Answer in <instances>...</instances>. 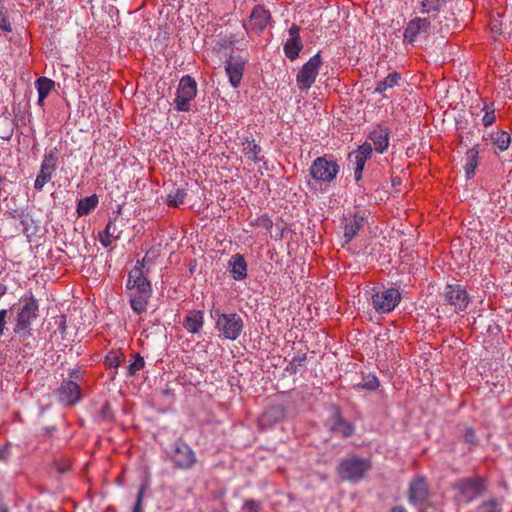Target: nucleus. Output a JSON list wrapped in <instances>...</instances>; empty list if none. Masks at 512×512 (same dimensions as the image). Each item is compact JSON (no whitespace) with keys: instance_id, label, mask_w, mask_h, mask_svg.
Listing matches in <instances>:
<instances>
[{"instance_id":"nucleus-28","label":"nucleus","mask_w":512,"mask_h":512,"mask_svg":"<svg viewBox=\"0 0 512 512\" xmlns=\"http://www.w3.org/2000/svg\"><path fill=\"white\" fill-rule=\"evenodd\" d=\"M302 49L303 43L301 39L290 38L284 44L285 56L291 61H294L298 58L299 53L301 52Z\"/></svg>"},{"instance_id":"nucleus-39","label":"nucleus","mask_w":512,"mask_h":512,"mask_svg":"<svg viewBox=\"0 0 512 512\" xmlns=\"http://www.w3.org/2000/svg\"><path fill=\"white\" fill-rule=\"evenodd\" d=\"M134 361L128 366V376H134L138 371L144 368V358L136 353L133 355Z\"/></svg>"},{"instance_id":"nucleus-63","label":"nucleus","mask_w":512,"mask_h":512,"mask_svg":"<svg viewBox=\"0 0 512 512\" xmlns=\"http://www.w3.org/2000/svg\"><path fill=\"white\" fill-rule=\"evenodd\" d=\"M234 44V41L233 40H229V45H233Z\"/></svg>"},{"instance_id":"nucleus-55","label":"nucleus","mask_w":512,"mask_h":512,"mask_svg":"<svg viewBox=\"0 0 512 512\" xmlns=\"http://www.w3.org/2000/svg\"><path fill=\"white\" fill-rule=\"evenodd\" d=\"M8 455L7 448L0 447V460H6Z\"/></svg>"},{"instance_id":"nucleus-50","label":"nucleus","mask_w":512,"mask_h":512,"mask_svg":"<svg viewBox=\"0 0 512 512\" xmlns=\"http://www.w3.org/2000/svg\"><path fill=\"white\" fill-rule=\"evenodd\" d=\"M82 373L79 369H72L70 372H69V379L68 380H73L75 382H78V381H81L82 380Z\"/></svg>"},{"instance_id":"nucleus-16","label":"nucleus","mask_w":512,"mask_h":512,"mask_svg":"<svg viewBox=\"0 0 512 512\" xmlns=\"http://www.w3.org/2000/svg\"><path fill=\"white\" fill-rule=\"evenodd\" d=\"M58 396L61 403L72 407L82 398L81 388L77 382L64 379L58 388Z\"/></svg>"},{"instance_id":"nucleus-11","label":"nucleus","mask_w":512,"mask_h":512,"mask_svg":"<svg viewBox=\"0 0 512 512\" xmlns=\"http://www.w3.org/2000/svg\"><path fill=\"white\" fill-rule=\"evenodd\" d=\"M443 295L445 302L453 306L456 312L465 311L470 302L466 289L459 284H447Z\"/></svg>"},{"instance_id":"nucleus-38","label":"nucleus","mask_w":512,"mask_h":512,"mask_svg":"<svg viewBox=\"0 0 512 512\" xmlns=\"http://www.w3.org/2000/svg\"><path fill=\"white\" fill-rule=\"evenodd\" d=\"M250 226L252 227H261L266 230H271L273 226L272 219L269 217L268 214H263L253 220L250 221Z\"/></svg>"},{"instance_id":"nucleus-40","label":"nucleus","mask_w":512,"mask_h":512,"mask_svg":"<svg viewBox=\"0 0 512 512\" xmlns=\"http://www.w3.org/2000/svg\"><path fill=\"white\" fill-rule=\"evenodd\" d=\"M379 385V380L375 375H367L363 377V381L358 385V387L370 391H375L378 389Z\"/></svg>"},{"instance_id":"nucleus-34","label":"nucleus","mask_w":512,"mask_h":512,"mask_svg":"<svg viewBox=\"0 0 512 512\" xmlns=\"http://www.w3.org/2000/svg\"><path fill=\"white\" fill-rule=\"evenodd\" d=\"M306 359V353L294 356L292 360L289 362V364L286 366L285 371H287L290 374L298 373L300 368H303L305 366Z\"/></svg>"},{"instance_id":"nucleus-4","label":"nucleus","mask_w":512,"mask_h":512,"mask_svg":"<svg viewBox=\"0 0 512 512\" xmlns=\"http://www.w3.org/2000/svg\"><path fill=\"white\" fill-rule=\"evenodd\" d=\"M21 301L22 306L18 309L16 325L14 327L15 333L27 330L32 321L38 317V302L31 292L25 295Z\"/></svg>"},{"instance_id":"nucleus-36","label":"nucleus","mask_w":512,"mask_h":512,"mask_svg":"<svg viewBox=\"0 0 512 512\" xmlns=\"http://www.w3.org/2000/svg\"><path fill=\"white\" fill-rule=\"evenodd\" d=\"M477 512H502L501 504L494 498L482 502L477 507Z\"/></svg>"},{"instance_id":"nucleus-54","label":"nucleus","mask_w":512,"mask_h":512,"mask_svg":"<svg viewBox=\"0 0 512 512\" xmlns=\"http://www.w3.org/2000/svg\"><path fill=\"white\" fill-rule=\"evenodd\" d=\"M20 225L22 226V232L25 235L29 236V233H28V231H29V222L27 220L23 219V220L20 221Z\"/></svg>"},{"instance_id":"nucleus-19","label":"nucleus","mask_w":512,"mask_h":512,"mask_svg":"<svg viewBox=\"0 0 512 512\" xmlns=\"http://www.w3.org/2000/svg\"><path fill=\"white\" fill-rule=\"evenodd\" d=\"M428 497V486L423 476L415 477L410 483L408 498L411 503L422 504Z\"/></svg>"},{"instance_id":"nucleus-23","label":"nucleus","mask_w":512,"mask_h":512,"mask_svg":"<svg viewBox=\"0 0 512 512\" xmlns=\"http://www.w3.org/2000/svg\"><path fill=\"white\" fill-rule=\"evenodd\" d=\"M130 278H133L135 293H145V295H151L152 288L148 279L144 276V273L137 269L130 271Z\"/></svg>"},{"instance_id":"nucleus-21","label":"nucleus","mask_w":512,"mask_h":512,"mask_svg":"<svg viewBox=\"0 0 512 512\" xmlns=\"http://www.w3.org/2000/svg\"><path fill=\"white\" fill-rule=\"evenodd\" d=\"M203 323V312L199 310H191L186 314L183 320V327L188 332L196 334L202 329Z\"/></svg>"},{"instance_id":"nucleus-48","label":"nucleus","mask_w":512,"mask_h":512,"mask_svg":"<svg viewBox=\"0 0 512 512\" xmlns=\"http://www.w3.org/2000/svg\"><path fill=\"white\" fill-rule=\"evenodd\" d=\"M400 79H401L400 73L392 72V73L388 74V76L383 80H384V84L386 85V87L388 89V88H393L396 85H398Z\"/></svg>"},{"instance_id":"nucleus-24","label":"nucleus","mask_w":512,"mask_h":512,"mask_svg":"<svg viewBox=\"0 0 512 512\" xmlns=\"http://www.w3.org/2000/svg\"><path fill=\"white\" fill-rule=\"evenodd\" d=\"M262 149L259 144L256 143L255 139H249L248 137L242 143V153L247 157V159L253 161L254 163H259L263 160V156H261Z\"/></svg>"},{"instance_id":"nucleus-33","label":"nucleus","mask_w":512,"mask_h":512,"mask_svg":"<svg viewBox=\"0 0 512 512\" xmlns=\"http://www.w3.org/2000/svg\"><path fill=\"white\" fill-rule=\"evenodd\" d=\"M187 194L183 189H176L167 195L166 203L170 207H179L184 203Z\"/></svg>"},{"instance_id":"nucleus-29","label":"nucleus","mask_w":512,"mask_h":512,"mask_svg":"<svg viewBox=\"0 0 512 512\" xmlns=\"http://www.w3.org/2000/svg\"><path fill=\"white\" fill-rule=\"evenodd\" d=\"M98 205V197L93 194L91 196L82 198L77 204L78 216L88 215Z\"/></svg>"},{"instance_id":"nucleus-13","label":"nucleus","mask_w":512,"mask_h":512,"mask_svg":"<svg viewBox=\"0 0 512 512\" xmlns=\"http://www.w3.org/2000/svg\"><path fill=\"white\" fill-rule=\"evenodd\" d=\"M57 159L58 157L56 148L50 150L44 155L40 172L38 173L34 183L36 190H41L44 185L51 180L52 173L56 170Z\"/></svg>"},{"instance_id":"nucleus-12","label":"nucleus","mask_w":512,"mask_h":512,"mask_svg":"<svg viewBox=\"0 0 512 512\" xmlns=\"http://www.w3.org/2000/svg\"><path fill=\"white\" fill-rule=\"evenodd\" d=\"M369 469L368 463L360 458L343 460L339 466V475L344 480L356 481Z\"/></svg>"},{"instance_id":"nucleus-49","label":"nucleus","mask_w":512,"mask_h":512,"mask_svg":"<svg viewBox=\"0 0 512 512\" xmlns=\"http://www.w3.org/2000/svg\"><path fill=\"white\" fill-rule=\"evenodd\" d=\"M8 310H0V335L4 333V329L7 323Z\"/></svg>"},{"instance_id":"nucleus-22","label":"nucleus","mask_w":512,"mask_h":512,"mask_svg":"<svg viewBox=\"0 0 512 512\" xmlns=\"http://www.w3.org/2000/svg\"><path fill=\"white\" fill-rule=\"evenodd\" d=\"M228 264L234 280H243L247 277V263L241 254L233 255Z\"/></svg>"},{"instance_id":"nucleus-9","label":"nucleus","mask_w":512,"mask_h":512,"mask_svg":"<svg viewBox=\"0 0 512 512\" xmlns=\"http://www.w3.org/2000/svg\"><path fill=\"white\" fill-rule=\"evenodd\" d=\"M401 300V293L396 288L378 291L372 296V306L378 313H389Z\"/></svg>"},{"instance_id":"nucleus-41","label":"nucleus","mask_w":512,"mask_h":512,"mask_svg":"<svg viewBox=\"0 0 512 512\" xmlns=\"http://www.w3.org/2000/svg\"><path fill=\"white\" fill-rule=\"evenodd\" d=\"M0 29L5 33L12 32V24L10 22L7 10L0 6Z\"/></svg>"},{"instance_id":"nucleus-30","label":"nucleus","mask_w":512,"mask_h":512,"mask_svg":"<svg viewBox=\"0 0 512 512\" xmlns=\"http://www.w3.org/2000/svg\"><path fill=\"white\" fill-rule=\"evenodd\" d=\"M151 295H145V293H134L131 297L130 304L131 308L137 314H142L146 311L148 299Z\"/></svg>"},{"instance_id":"nucleus-15","label":"nucleus","mask_w":512,"mask_h":512,"mask_svg":"<svg viewBox=\"0 0 512 512\" xmlns=\"http://www.w3.org/2000/svg\"><path fill=\"white\" fill-rule=\"evenodd\" d=\"M286 417V410L282 405H273L266 409L257 420V426L261 431L273 428Z\"/></svg>"},{"instance_id":"nucleus-56","label":"nucleus","mask_w":512,"mask_h":512,"mask_svg":"<svg viewBox=\"0 0 512 512\" xmlns=\"http://www.w3.org/2000/svg\"><path fill=\"white\" fill-rule=\"evenodd\" d=\"M143 267H144V260H141V261H140V260H138V261L136 262V265L134 266V268H133V269H137V268H139V270H140L141 272H143Z\"/></svg>"},{"instance_id":"nucleus-61","label":"nucleus","mask_w":512,"mask_h":512,"mask_svg":"<svg viewBox=\"0 0 512 512\" xmlns=\"http://www.w3.org/2000/svg\"><path fill=\"white\" fill-rule=\"evenodd\" d=\"M392 183H393V185L398 184L399 183V179L398 178H393Z\"/></svg>"},{"instance_id":"nucleus-32","label":"nucleus","mask_w":512,"mask_h":512,"mask_svg":"<svg viewBox=\"0 0 512 512\" xmlns=\"http://www.w3.org/2000/svg\"><path fill=\"white\" fill-rule=\"evenodd\" d=\"M491 139L493 144L496 145L501 151L507 150L511 142L510 134L503 130L493 133Z\"/></svg>"},{"instance_id":"nucleus-43","label":"nucleus","mask_w":512,"mask_h":512,"mask_svg":"<svg viewBox=\"0 0 512 512\" xmlns=\"http://www.w3.org/2000/svg\"><path fill=\"white\" fill-rule=\"evenodd\" d=\"M116 221H117V217H115L114 219L110 220L107 223L103 233L107 234L108 237H112L114 239H119L120 238V234H121V230H119L117 228Z\"/></svg>"},{"instance_id":"nucleus-25","label":"nucleus","mask_w":512,"mask_h":512,"mask_svg":"<svg viewBox=\"0 0 512 512\" xmlns=\"http://www.w3.org/2000/svg\"><path fill=\"white\" fill-rule=\"evenodd\" d=\"M364 218L362 216L354 215L347 220L344 227L345 242L349 243L363 227Z\"/></svg>"},{"instance_id":"nucleus-62","label":"nucleus","mask_w":512,"mask_h":512,"mask_svg":"<svg viewBox=\"0 0 512 512\" xmlns=\"http://www.w3.org/2000/svg\"><path fill=\"white\" fill-rule=\"evenodd\" d=\"M0 512H7V509L4 508L3 506H0Z\"/></svg>"},{"instance_id":"nucleus-18","label":"nucleus","mask_w":512,"mask_h":512,"mask_svg":"<svg viewBox=\"0 0 512 512\" xmlns=\"http://www.w3.org/2000/svg\"><path fill=\"white\" fill-rule=\"evenodd\" d=\"M430 26L431 22L428 18H415L407 24L404 31V39L412 44L419 35L427 33Z\"/></svg>"},{"instance_id":"nucleus-44","label":"nucleus","mask_w":512,"mask_h":512,"mask_svg":"<svg viewBox=\"0 0 512 512\" xmlns=\"http://www.w3.org/2000/svg\"><path fill=\"white\" fill-rule=\"evenodd\" d=\"M99 417L102 421L112 422L114 420V413L109 402H105L101 407Z\"/></svg>"},{"instance_id":"nucleus-45","label":"nucleus","mask_w":512,"mask_h":512,"mask_svg":"<svg viewBox=\"0 0 512 512\" xmlns=\"http://www.w3.org/2000/svg\"><path fill=\"white\" fill-rule=\"evenodd\" d=\"M242 509L244 512H259L262 509V504L260 501L248 499L244 502Z\"/></svg>"},{"instance_id":"nucleus-31","label":"nucleus","mask_w":512,"mask_h":512,"mask_svg":"<svg viewBox=\"0 0 512 512\" xmlns=\"http://www.w3.org/2000/svg\"><path fill=\"white\" fill-rule=\"evenodd\" d=\"M35 87L38 91V95L47 97L55 88V82L50 78L42 76L36 79Z\"/></svg>"},{"instance_id":"nucleus-7","label":"nucleus","mask_w":512,"mask_h":512,"mask_svg":"<svg viewBox=\"0 0 512 512\" xmlns=\"http://www.w3.org/2000/svg\"><path fill=\"white\" fill-rule=\"evenodd\" d=\"M322 63V58L317 53L302 66L296 75V84L300 91H308L311 88L319 74Z\"/></svg>"},{"instance_id":"nucleus-35","label":"nucleus","mask_w":512,"mask_h":512,"mask_svg":"<svg viewBox=\"0 0 512 512\" xmlns=\"http://www.w3.org/2000/svg\"><path fill=\"white\" fill-rule=\"evenodd\" d=\"M52 466L59 474L68 472L71 468V460L68 457H55L52 461Z\"/></svg>"},{"instance_id":"nucleus-64","label":"nucleus","mask_w":512,"mask_h":512,"mask_svg":"<svg viewBox=\"0 0 512 512\" xmlns=\"http://www.w3.org/2000/svg\"><path fill=\"white\" fill-rule=\"evenodd\" d=\"M3 0H0V3L2 2Z\"/></svg>"},{"instance_id":"nucleus-26","label":"nucleus","mask_w":512,"mask_h":512,"mask_svg":"<svg viewBox=\"0 0 512 512\" xmlns=\"http://www.w3.org/2000/svg\"><path fill=\"white\" fill-rule=\"evenodd\" d=\"M478 157H479V145L477 144V145H474L471 149H469L465 155L466 163H465L464 169H465L466 177L468 179L471 178L475 173V170L478 166Z\"/></svg>"},{"instance_id":"nucleus-53","label":"nucleus","mask_w":512,"mask_h":512,"mask_svg":"<svg viewBox=\"0 0 512 512\" xmlns=\"http://www.w3.org/2000/svg\"><path fill=\"white\" fill-rule=\"evenodd\" d=\"M387 89L386 85L384 84V80L378 81L376 83V87L374 89L375 93H383Z\"/></svg>"},{"instance_id":"nucleus-42","label":"nucleus","mask_w":512,"mask_h":512,"mask_svg":"<svg viewBox=\"0 0 512 512\" xmlns=\"http://www.w3.org/2000/svg\"><path fill=\"white\" fill-rule=\"evenodd\" d=\"M482 110L485 111V114L482 118V124L485 127L491 126L496 120L495 109L494 108L490 109L489 105L485 103Z\"/></svg>"},{"instance_id":"nucleus-20","label":"nucleus","mask_w":512,"mask_h":512,"mask_svg":"<svg viewBox=\"0 0 512 512\" xmlns=\"http://www.w3.org/2000/svg\"><path fill=\"white\" fill-rule=\"evenodd\" d=\"M390 129L383 126H377L369 134V139L373 142L374 148L378 153H383L389 146Z\"/></svg>"},{"instance_id":"nucleus-5","label":"nucleus","mask_w":512,"mask_h":512,"mask_svg":"<svg viewBox=\"0 0 512 512\" xmlns=\"http://www.w3.org/2000/svg\"><path fill=\"white\" fill-rule=\"evenodd\" d=\"M330 416L325 420V427L331 433L341 436L342 438H349L355 432V426L347 421L341 412V409L336 405H331Z\"/></svg>"},{"instance_id":"nucleus-51","label":"nucleus","mask_w":512,"mask_h":512,"mask_svg":"<svg viewBox=\"0 0 512 512\" xmlns=\"http://www.w3.org/2000/svg\"><path fill=\"white\" fill-rule=\"evenodd\" d=\"M99 238H100L101 244L104 247H109L112 244V242L115 240L112 237H108V235L104 234V233H100Z\"/></svg>"},{"instance_id":"nucleus-2","label":"nucleus","mask_w":512,"mask_h":512,"mask_svg":"<svg viewBox=\"0 0 512 512\" xmlns=\"http://www.w3.org/2000/svg\"><path fill=\"white\" fill-rule=\"evenodd\" d=\"M212 317L216 318V329L228 340H236L243 331L244 323L237 313H221L212 311Z\"/></svg>"},{"instance_id":"nucleus-37","label":"nucleus","mask_w":512,"mask_h":512,"mask_svg":"<svg viewBox=\"0 0 512 512\" xmlns=\"http://www.w3.org/2000/svg\"><path fill=\"white\" fill-rule=\"evenodd\" d=\"M446 3V0H423L422 12L430 13V12H438Z\"/></svg>"},{"instance_id":"nucleus-52","label":"nucleus","mask_w":512,"mask_h":512,"mask_svg":"<svg viewBox=\"0 0 512 512\" xmlns=\"http://www.w3.org/2000/svg\"><path fill=\"white\" fill-rule=\"evenodd\" d=\"M300 30L301 28L296 25V24H293L290 28H289V35H290V38H297V39H301L300 38Z\"/></svg>"},{"instance_id":"nucleus-3","label":"nucleus","mask_w":512,"mask_h":512,"mask_svg":"<svg viewBox=\"0 0 512 512\" xmlns=\"http://www.w3.org/2000/svg\"><path fill=\"white\" fill-rule=\"evenodd\" d=\"M340 171V166L334 160L327 159L326 156L317 157L311 164L310 176L317 182L331 183L334 181Z\"/></svg>"},{"instance_id":"nucleus-14","label":"nucleus","mask_w":512,"mask_h":512,"mask_svg":"<svg viewBox=\"0 0 512 512\" xmlns=\"http://www.w3.org/2000/svg\"><path fill=\"white\" fill-rule=\"evenodd\" d=\"M246 62L247 59L240 55L233 54H231L226 60L225 71L233 88H238L240 86Z\"/></svg>"},{"instance_id":"nucleus-17","label":"nucleus","mask_w":512,"mask_h":512,"mask_svg":"<svg viewBox=\"0 0 512 512\" xmlns=\"http://www.w3.org/2000/svg\"><path fill=\"white\" fill-rule=\"evenodd\" d=\"M372 146L368 142H364L357 150L349 154V160L355 163L354 176L355 180L359 181L362 178V172L367 160L371 158Z\"/></svg>"},{"instance_id":"nucleus-46","label":"nucleus","mask_w":512,"mask_h":512,"mask_svg":"<svg viewBox=\"0 0 512 512\" xmlns=\"http://www.w3.org/2000/svg\"><path fill=\"white\" fill-rule=\"evenodd\" d=\"M463 438L466 443L471 445V447H475L479 443L478 438L476 436V432L471 427L465 429Z\"/></svg>"},{"instance_id":"nucleus-58","label":"nucleus","mask_w":512,"mask_h":512,"mask_svg":"<svg viewBox=\"0 0 512 512\" xmlns=\"http://www.w3.org/2000/svg\"><path fill=\"white\" fill-rule=\"evenodd\" d=\"M391 512H407L402 506H395L391 509Z\"/></svg>"},{"instance_id":"nucleus-8","label":"nucleus","mask_w":512,"mask_h":512,"mask_svg":"<svg viewBox=\"0 0 512 512\" xmlns=\"http://www.w3.org/2000/svg\"><path fill=\"white\" fill-rule=\"evenodd\" d=\"M168 456L177 469H190L196 463L194 451L181 439L173 443Z\"/></svg>"},{"instance_id":"nucleus-27","label":"nucleus","mask_w":512,"mask_h":512,"mask_svg":"<svg viewBox=\"0 0 512 512\" xmlns=\"http://www.w3.org/2000/svg\"><path fill=\"white\" fill-rule=\"evenodd\" d=\"M125 361L124 353L118 350H111L104 358V365L107 369L114 370L112 374V379H114L118 367Z\"/></svg>"},{"instance_id":"nucleus-6","label":"nucleus","mask_w":512,"mask_h":512,"mask_svg":"<svg viewBox=\"0 0 512 512\" xmlns=\"http://www.w3.org/2000/svg\"><path fill=\"white\" fill-rule=\"evenodd\" d=\"M197 95V83L194 78L185 75L180 79L177 95L174 100L175 109L181 112L190 111V102Z\"/></svg>"},{"instance_id":"nucleus-59","label":"nucleus","mask_w":512,"mask_h":512,"mask_svg":"<svg viewBox=\"0 0 512 512\" xmlns=\"http://www.w3.org/2000/svg\"><path fill=\"white\" fill-rule=\"evenodd\" d=\"M7 287L0 282V298L6 293Z\"/></svg>"},{"instance_id":"nucleus-1","label":"nucleus","mask_w":512,"mask_h":512,"mask_svg":"<svg viewBox=\"0 0 512 512\" xmlns=\"http://www.w3.org/2000/svg\"><path fill=\"white\" fill-rule=\"evenodd\" d=\"M456 491L455 499L459 503L469 504L473 500L482 497L488 489V481L485 477L475 475L459 479L453 486Z\"/></svg>"},{"instance_id":"nucleus-60","label":"nucleus","mask_w":512,"mask_h":512,"mask_svg":"<svg viewBox=\"0 0 512 512\" xmlns=\"http://www.w3.org/2000/svg\"><path fill=\"white\" fill-rule=\"evenodd\" d=\"M133 285V278H130V274L128 275V280H127V284H126V287L128 289H134V287H132Z\"/></svg>"},{"instance_id":"nucleus-57","label":"nucleus","mask_w":512,"mask_h":512,"mask_svg":"<svg viewBox=\"0 0 512 512\" xmlns=\"http://www.w3.org/2000/svg\"><path fill=\"white\" fill-rule=\"evenodd\" d=\"M47 97L45 96H41V95H38V101H37V104L40 106V107H43L44 104H45V99Z\"/></svg>"},{"instance_id":"nucleus-47","label":"nucleus","mask_w":512,"mask_h":512,"mask_svg":"<svg viewBox=\"0 0 512 512\" xmlns=\"http://www.w3.org/2000/svg\"><path fill=\"white\" fill-rule=\"evenodd\" d=\"M145 490H146L145 485H142L139 488V491L137 493L136 501H135V504H134L132 512H143V506L142 505H143V497H144V494H145Z\"/></svg>"},{"instance_id":"nucleus-10","label":"nucleus","mask_w":512,"mask_h":512,"mask_svg":"<svg viewBox=\"0 0 512 512\" xmlns=\"http://www.w3.org/2000/svg\"><path fill=\"white\" fill-rule=\"evenodd\" d=\"M272 16L263 5H256L251 11L248 24H244L247 33L261 34L271 23Z\"/></svg>"}]
</instances>
